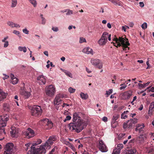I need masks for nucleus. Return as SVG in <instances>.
<instances>
[{
	"label": "nucleus",
	"mask_w": 154,
	"mask_h": 154,
	"mask_svg": "<svg viewBox=\"0 0 154 154\" xmlns=\"http://www.w3.org/2000/svg\"><path fill=\"white\" fill-rule=\"evenodd\" d=\"M73 122L69 124V128L71 130L77 133L81 132L87 125L86 122L82 120L78 113L75 112L73 114Z\"/></svg>",
	"instance_id": "f257e3e1"
},
{
	"label": "nucleus",
	"mask_w": 154,
	"mask_h": 154,
	"mask_svg": "<svg viewBox=\"0 0 154 154\" xmlns=\"http://www.w3.org/2000/svg\"><path fill=\"white\" fill-rule=\"evenodd\" d=\"M42 142V140L38 139L36 141L33 143L31 146V149L29 150L27 153L28 154H45L46 150L44 146H37Z\"/></svg>",
	"instance_id": "f03ea898"
},
{
	"label": "nucleus",
	"mask_w": 154,
	"mask_h": 154,
	"mask_svg": "<svg viewBox=\"0 0 154 154\" xmlns=\"http://www.w3.org/2000/svg\"><path fill=\"white\" fill-rule=\"evenodd\" d=\"M8 119L7 115L0 116V136H3L6 134L4 127L6 126L7 122Z\"/></svg>",
	"instance_id": "7ed1b4c3"
},
{
	"label": "nucleus",
	"mask_w": 154,
	"mask_h": 154,
	"mask_svg": "<svg viewBox=\"0 0 154 154\" xmlns=\"http://www.w3.org/2000/svg\"><path fill=\"white\" fill-rule=\"evenodd\" d=\"M42 111L41 106L38 105L34 106L31 109V115L34 117H39L41 115Z\"/></svg>",
	"instance_id": "20e7f679"
},
{
	"label": "nucleus",
	"mask_w": 154,
	"mask_h": 154,
	"mask_svg": "<svg viewBox=\"0 0 154 154\" xmlns=\"http://www.w3.org/2000/svg\"><path fill=\"white\" fill-rule=\"evenodd\" d=\"M137 119H130L123 123L122 127L124 129H131L133 126H134L135 125L137 122Z\"/></svg>",
	"instance_id": "39448f33"
},
{
	"label": "nucleus",
	"mask_w": 154,
	"mask_h": 154,
	"mask_svg": "<svg viewBox=\"0 0 154 154\" xmlns=\"http://www.w3.org/2000/svg\"><path fill=\"white\" fill-rule=\"evenodd\" d=\"M39 124L43 126L45 129H49L53 127V123L47 119H44L39 121Z\"/></svg>",
	"instance_id": "423d86ee"
},
{
	"label": "nucleus",
	"mask_w": 154,
	"mask_h": 154,
	"mask_svg": "<svg viewBox=\"0 0 154 154\" xmlns=\"http://www.w3.org/2000/svg\"><path fill=\"white\" fill-rule=\"evenodd\" d=\"M4 154H13L14 149V145L12 143H7L4 148Z\"/></svg>",
	"instance_id": "0eeeda50"
},
{
	"label": "nucleus",
	"mask_w": 154,
	"mask_h": 154,
	"mask_svg": "<svg viewBox=\"0 0 154 154\" xmlns=\"http://www.w3.org/2000/svg\"><path fill=\"white\" fill-rule=\"evenodd\" d=\"M35 136L34 131L30 128H28L26 131L23 133V137L26 139L30 138Z\"/></svg>",
	"instance_id": "6e6552de"
},
{
	"label": "nucleus",
	"mask_w": 154,
	"mask_h": 154,
	"mask_svg": "<svg viewBox=\"0 0 154 154\" xmlns=\"http://www.w3.org/2000/svg\"><path fill=\"white\" fill-rule=\"evenodd\" d=\"M55 88L53 85H51L46 87V94L50 97L53 96L55 91Z\"/></svg>",
	"instance_id": "1a4fd4ad"
},
{
	"label": "nucleus",
	"mask_w": 154,
	"mask_h": 154,
	"mask_svg": "<svg viewBox=\"0 0 154 154\" xmlns=\"http://www.w3.org/2000/svg\"><path fill=\"white\" fill-rule=\"evenodd\" d=\"M108 33L106 32H104L103 33L101 38L98 42V43L100 45H104L107 43V40L106 35H108Z\"/></svg>",
	"instance_id": "9d476101"
},
{
	"label": "nucleus",
	"mask_w": 154,
	"mask_h": 154,
	"mask_svg": "<svg viewBox=\"0 0 154 154\" xmlns=\"http://www.w3.org/2000/svg\"><path fill=\"white\" fill-rule=\"evenodd\" d=\"M91 63L92 65L96 66L99 69H101L102 67V63L99 59H92L91 60Z\"/></svg>",
	"instance_id": "9b49d317"
},
{
	"label": "nucleus",
	"mask_w": 154,
	"mask_h": 154,
	"mask_svg": "<svg viewBox=\"0 0 154 154\" xmlns=\"http://www.w3.org/2000/svg\"><path fill=\"white\" fill-rule=\"evenodd\" d=\"M97 146L99 149L102 152H106L107 150V147L102 140L99 141Z\"/></svg>",
	"instance_id": "f8f14e48"
},
{
	"label": "nucleus",
	"mask_w": 154,
	"mask_h": 154,
	"mask_svg": "<svg viewBox=\"0 0 154 154\" xmlns=\"http://www.w3.org/2000/svg\"><path fill=\"white\" fill-rule=\"evenodd\" d=\"M64 97L63 95L62 94H57L56 97L54 101V103L55 105H59L62 102L61 98Z\"/></svg>",
	"instance_id": "ddd939ff"
},
{
	"label": "nucleus",
	"mask_w": 154,
	"mask_h": 154,
	"mask_svg": "<svg viewBox=\"0 0 154 154\" xmlns=\"http://www.w3.org/2000/svg\"><path fill=\"white\" fill-rule=\"evenodd\" d=\"M132 92L131 90L125 91L122 94V98L124 100L129 99L132 95Z\"/></svg>",
	"instance_id": "4468645a"
},
{
	"label": "nucleus",
	"mask_w": 154,
	"mask_h": 154,
	"mask_svg": "<svg viewBox=\"0 0 154 154\" xmlns=\"http://www.w3.org/2000/svg\"><path fill=\"white\" fill-rule=\"evenodd\" d=\"M136 128L135 129V131H138L140 133H143L144 132L143 130L144 125L143 124H137L136 125Z\"/></svg>",
	"instance_id": "2eb2a0df"
},
{
	"label": "nucleus",
	"mask_w": 154,
	"mask_h": 154,
	"mask_svg": "<svg viewBox=\"0 0 154 154\" xmlns=\"http://www.w3.org/2000/svg\"><path fill=\"white\" fill-rule=\"evenodd\" d=\"M38 82L40 85H44L46 82V79L43 75L39 76L37 78Z\"/></svg>",
	"instance_id": "dca6fc26"
},
{
	"label": "nucleus",
	"mask_w": 154,
	"mask_h": 154,
	"mask_svg": "<svg viewBox=\"0 0 154 154\" xmlns=\"http://www.w3.org/2000/svg\"><path fill=\"white\" fill-rule=\"evenodd\" d=\"M125 38L126 39L125 40L123 38L121 41H120L119 42H118V43L117 46H122L126 45V42L128 41V40L126 38Z\"/></svg>",
	"instance_id": "f3484780"
},
{
	"label": "nucleus",
	"mask_w": 154,
	"mask_h": 154,
	"mask_svg": "<svg viewBox=\"0 0 154 154\" xmlns=\"http://www.w3.org/2000/svg\"><path fill=\"white\" fill-rule=\"evenodd\" d=\"M125 38L126 39L125 40L123 38L121 41H120L119 42H118V43L117 46H122L126 45V42L128 41V40L126 38Z\"/></svg>",
	"instance_id": "a211bd4d"
},
{
	"label": "nucleus",
	"mask_w": 154,
	"mask_h": 154,
	"mask_svg": "<svg viewBox=\"0 0 154 154\" xmlns=\"http://www.w3.org/2000/svg\"><path fill=\"white\" fill-rule=\"evenodd\" d=\"M57 140L56 136L55 135H52L49 137L48 140L50 142V143L52 145L54 141H55Z\"/></svg>",
	"instance_id": "6ab92c4d"
},
{
	"label": "nucleus",
	"mask_w": 154,
	"mask_h": 154,
	"mask_svg": "<svg viewBox=\"0 0 154 154\" xmlns=\"http://www.w3.org/2000/svg\"><path fill=\"white\" fill-rule=\"evenodd\" d=\"M146 137L143 135H140L137 138L138 141L140 143L144 142L145 140L146 139Z\"/></svg>",
	"instance_id": "aec40b11"
},
{
	"label": "nucleus",
	"mask_w": 154,
	"mask_h": 154,
	"mask_svg": "<svg viewBox=\"0 0 154 154\" xmlns=\"http://www.w3.org/2000/svg\"><path fill=\"white\" fill-rule=\"evenodd\" d=\"M7 24L10 27L12 28L15 27H20V25L16 23H14L13 22L11 21H8L7 23Z\"/></svg>",
	"instance_id": "412c9836"
},
{
	"label": "nucleus",
	"mask_w": 154,
	"mask_h": 154,
	"mask_svg": "<svg viewBox=\"0 0 154 154\" xmlns=\"http://www.w3.org/2000/svg\"><path fill=\"white\" fill-rule=\"evenodd\" d=\"M82 51L87 54H92V50L89 47L84 48Z\"/></svg>",
	"instance_id": "4be33fe9"
},
{
	"label": "nucleus",
	"mask_w": 154,
	"mask_h": 154,
	"mask_svg": "<svg viewBox=\"0 0 154 154\" xmlns=\"http://www.w3.org/2000/svg\"><path fill=\"white\" fill-rule=\"evenodd\" d=\"M18 133V130L15 128H11V131H10L11 134L13 136H15V135Z\"/></svg>",
	"instance_id": "5701e85b"
},
{
	"label": "nucleus",
	"mask_w": 154,
	"mask_h": 154,
	"mask_svg": "<svg viewBox=\"0 0 154 154\" xmlns=\"http://www.w3.org/2000/svg\"><path fill=\"white\" fill-rule=\"evenodd\" d=\"M7 94L3 91L0 92V101H1L6 98Z\"/></svg>",
	"instance_id": "b1692460"
},
{
	"label": "nucleus",
	"mask_w": 154,
	"mask_h": 154,
	"mask_svg": "<svg viewBox=\"0 0 154 154\" xmlns=\"http://www.w3.org/2000/svg\"><path fill=\"white\" fill-rule=\"evenodd\" d=\"M129 112L127 110L125 111L121 115V118L122 119H126L128 118L127 114Z\"/></svg>",
	"instance_id": "393cba45"
},
{
	"label": "nucleus",
	"mask_w": 154,
	"mask_h": 154,
	"mask_svg": "<svg viewBox=\"0 0 154 154\" xmlns=\"http://www.w3.org/2000/svg\"><path fill=\"white\" fill-rule=\"evenodd\" d=\"M81 97L83 100H86L88 97V95L87 94H85L84 93L81 92L80 94Z\"/></svg>",
	"instance_id": "a878e982"
},
{
	"label": "nucleus",
	"mask_w": 154,
	"mask_h": 154,
	"mask_svg": "<svg viewBox=\"0 0 154 154\" xmlns=\"http://www.w3.org/2000/svg\"><path fill=\"white\" fill-rule=\"evenodd\" d=\"M52 144L50 143V142L48 140L45 143L44 145H42V146H44V148H46V149H49L50 148V146Z\"/></svg>",
	"instance_id": "bb28decb"
},
{
	"label": "nucleus",
	"mask_w": 154,
	"mask_h": 154,
	"mask_svg": "<svg viewBox=\"0 0 154 154\" xmlns=\"http://www.w3.org/2000/svg\"><path fill=\"white\" fill-rule=\"evenodd\" d=\"M130 45V43H129L128 41L126 42V45L124 46H122V48L124 51H126L127 50H129V48L128 47V46Z\"/></svg>",
	"instance_id": "cd10ccee"
},
{
	"label": "nucleus",
	"mask_w": 154,
	"mask_h": 154,
	"mask_svg": "<svg viewBox=\"0 0 154 154\" xmlns=\"http://www.w3.org/2000/svg\"><path fill=\"white\" fill-rule=\"evenodd\" d=\"M3 106L5 110L8 111L10 110V106L7 103L4 104Z\"/></svg>",
	"instance_id": "c85d7f7f"
},
{
	"label": "nucleus",
	"mask_w": 154,
	"mask_h": 154,
	"mask_svg": "<svg viewBox=\"0 0 154 154\" xmlns=\"http://www.w3.org/2000/svg\"><path fill=\"white\" fill-rule=\"evenodd\" d=\"M136 149H131L126 152L125 154H136Z\"/></svg>",
	"instance_id": "c756f323"
},
{
	"label": "nucleus",
	"mask_w": 154,
	"mask_h": 154,
	"mask_svg": "<svg viewBox=\"0 0 154 154\" xmlns=\"http://www.w3.org/2000/svg\"><path fill=\"white\" fill-rule=\"evenodd\" d=\"M28 1L33 5L34 7H36L37 2L35 0H28Z\"/></svg>",
	"instance_id": "7c9ffc66"
},
{
	"label": "nucleus",
	"mask_w": 154,
	"mask_h": 154,
	"mask_svg": "<svg viewBox=\"0 0 154 154\" xmlns=\"http://www.w3.org/2000/svg\"><path fill=\"white\" fill-rule=\"evenodd\" d=\"M150 82H147V83H144L143 84H142L140 83H139L138 84V85L141 88H144L146 86L148 85L149 84Z\"/></svg>",
	"instance_id": "2f4dec72"
},
{
	"label": "nucleus",
	"mask_w": 154,
	"mask_h": 154,
	"mask_svg": "<svg viewBox=\"0 0 154 154\" xmlns=\"http://www.w3.org/2000/svg\"><path fill=\"white\" fill-rule=\"evenodd\" d=\"M17 4V0H12L11 7L12 8L15 7Z\"/></svg>",
	"instance_id": "473e14b6"
},
{
	"label": "nucleus",
	"mask_w": 154,
	"mask_h": 154,
	"mask_svg": "<svg viewBox=\"0 0 154 154\" xmlns=\"http://www.w3.org/2000/svg\"><path fill=\"white\" fill-rule=\"evenodd\" d=\"M31 145V144L29 143L26 144L25 145V146L24 147L25 150L26 151H27L28 149H31V146H30V145Z\"/></svg>",
	"instance_id": "72a5a7b5"
},
{
	"label": "nucleus",
	"mask_w": 154,
	"mask_h": 154,
	"mask_svg": "<svg viewBox=\"0 0 154 154\" xmlns=\"http://www.w3.org/2000/svg\"><path fill=\"white\" fill-rule=\"evenodd\" d=\"M11 82L14 85L16 84L18 82V80L16 78H14L12 79H11Z\"/></svg>",
	"instance_id": "f704fd0d"
},
{
	"label": "nucleus",
	"mask_w": 154,
	"mask_h": 154,
	"mask_svg": "<svg viewBox=\"0 0 154 154\" xmlns=\"http://www.w3.org/2000/svg\"><path fill=\"white\" fill-rule=\"evenodd\" d=\"M18 50L20 51H23L25 53L27 49L26 47H22L20 46L18 47Z\"/></svg>",
	"instance_id": "c9c22d12"
},
{
	"label": "nucleus",
	"mask_w": 154,
	"mask_h": 154,
	"mask_svg": "<svg viewBox=\"0 0 154 154\" xmlns=\"http://www.w3.org/2000/svg\"><path fill=\"white\" fill-rule=\"evenodd\" d=\"M67 11H68V12L66 14V15H70L73 14L72 11V10H70L69 9L66 10L65 11H63L62 12H66Z\"/></svg>",
	"instance_id": "e433bc0d"
},
{
	"label": "nucleus",
	"mask_w": 154,
	"mask_h": 154,
	"mask_svg": "<svg viewBox=\"0 0 154 154\" xmlns=\"http://www.w3.org/2000/svg\"><path fill=\"white\" fill-rule=\"evenodd\" d=\"M120 117V115L118 114H114L112 118V119L116 121Z\"/></svg>",
	"instance_id": "4c0bfd02"
},
{
	"label": "nucleus",
	"mask_w": 154,
	"mask_h": 154,
	"mask_svg": "<svg viewBox=\"0 0 154 154\" xmlns=\"http://www.w3.org/2000/svg\"><path fill=\"white\" fill-rule=\"evenodd\" d=\"M111 2L114 4L115 5H120V2L118 0H110Z\"/></svg>",
	"instance_id": "58836bf2"
},
{
	"label": "nucleus",
	"mask_w": 154,
	"mask_h": 154,
	"mask_svg": "<svg viewBox=\"0 0 154 154\" xmlns=\"http://www.w3.org/2000/svg\"><path fill=\"white\" fill-rule=\"evenodd\" d=\"M123 145L122 144H118L116 148H117L118 150H119L120 151L123 148Z\"/></svg>",
	"instance_id": "ea45409f"
},
{
	"label": "nucleus",
	"mask_w": 154,
	"mask_h": 154,
	"mask_svg": "<svg viewBox=\"0 0 154 154\" xmlns=\"http://www.w3.org/2000/svg\"><path fill=\"white\" fill-rule=\"evenodd\" d=\"M63 72L65 73V74L66 75L70 77L71 78H72V75L69 72L66 71V70H64Z\"/></svg>",
	"instance_id": "a19ab883"
},
{
	"label": "nucleus",
	"mask_w": 154,
	"mask_h": 154,
	"mask_svg": "<svg viewBox=\"0 0 154 154\" xmlns=\"http://www.w3.org/2000/svg\"><path fill=\"white\" fill-rule=\"evenodd\" d=\"M120 151L119 150H118L117 148L114 149L112 154H119L120 153Z\"/></svg>",
	"instance_id": "79ce46f5"
},
{
	"label": "nucleus",
	"mask_w": 154,
	"mask_h": 154,
	"mask_svg": "<svg viewBox=\"0 0 154 154\" xmlns=\"http://www.w3.org/2000/svg\"><path fill=\"white\" fill-rule=\"evenodd\" d=\"M84 42H86V40L85 39L82 37H80L79 41V42L82 43Z\"/></svg>",
	"instance_id": "37998d69"
},
{
	"label": "nucleus",
	"mask_w": 154,
	"mask_h": 154,
	"mask_svg": "<svg viewBox=\"0 0 154 154\" xmlns=\"http://www.w3.org/2000/svg\"><path fill=\"white\" fill-rule=\"evenodd\" d=\"M142 28L143 29H145L147 28V23L145 22L143 23L141 25Z\"/></svg>",
	"instance_id": "c03bdc74"
},
{
	"label": "nucleus",
	"mask_w": 154,
	"mask_h": 154,
	"mask_svg": "<svg viewBox=\"0 0 154 154\" xmlns=\"http://www.w3.org/2000/svg\"><path fill=\"white\" fill-rule=\"evenodd\" d=\"M75 89L72 88L71 87H70L68 89V91L70 93H73L75 91Z\"/></svg>",
	"instance_id": "a18cd8bd"
},
{
	"label": "nucleus",
	"mask_w": 154,
	"mask_h": 154,
	"mask_svg": "<svg viewBox=\"0 0 154 154\" xmlns=\"http://www.w3.org/2000/svg\"><path fill=\"white\" fill-rule=\"evenodd\" d=\"M148 153L149 154H154V148L150 149Z\"/></svg>",
	"instance_id": "49530a36"
},
{
	"label": "nucleus",
	"mask_w": 154,
	"mask_h": 154,
	"mask_svg": "<svg viewBox=\"0 0 154 154\" xmlns=\"http://www.w3.org/2000/svg\"><path fill=\"white\" fill-rule=\"evenodd\" d=\"M112 127L113 128H116L118 125V122L114 123H111Z\"/></svg>",
	"instance_id": "de8ad7c7"
},
{
	"label": "nucleus",
	"mask_w": 154,
	"mask_h": 154,
	"mask_svg": "<svg viewBox=\"0 0 154 154\" xmlns=\"http://www.w3.org/2000/svg\"><path fill=\"white\" fill-rule=\"evenodd\" d=\"M112 89H109L108 91H106V94L109 95L112 93Z\"/></svg>",
	"instance_id": "09e8293b"
},
{
	"label": "nucleus",
	"mask_w": 154,
	"mask_h": 154,
	"mask_svg": "<svg viewBox=\"0 0 154 154\" xmlns=\"http://www.w3.org/2000/svg\"><path fill=\"white\" fill-rule=\"evenodd\" d=\"M23 33L28 34H29V31L26 28L23 29Z\"/></svg>",
	"instance_id": "8fccbe9b"
},
{
	"label": "nucleus",
	"mask_w": 154,
	"mask_h": 154,
	"mask_svg": "<svg viewBox=\"0 0 154 154\" xmlns=\"http://www.w3.org/2000/svg\"><path fill=\"white\" fill-rule=\"evenodd\" d=\"M8 42L7 41L5 42V43L4 45V47L5 48H7L8 46Z\"/></svg>",
	"instance_id": "3c124183"
},
{
	"label": "nucleus",
	"mask_w": 154,
	"mask_h": 154,
	"mask_svg": "<svg viewBox=\"0 0 154 154\" xmlns=\"http://www.w3.org/2000/svg\"><path fill=\"white\" fill-rule=\"evenodd\" d=\"M52 29L54 31L57 32L59 29L57 27H52Z\"/></svg>",
	"instance_id": "603ef678"
},
{
	"label": "nucleus",
	"mask_w": 154,
	"mask_h": 154,
	"mask_svg": "<svg viewBox=\"0 0 154 154\" xmlns=\"http://www.w3.org/2000/svg\"><path fill=\"white\" fill-rule=\"evenodd\" d=\"M114 36L115 37L113 38V40L114 41H115L117 43V44L118 43V38L117 37H116V35H114Z\"/></svg>",
	"instance_id": "864d4df0"
},
{
	"label": "nucleus",
	"mask_w": 154,
	"mask_h": 154,
	"mask_svg": "<svg viewBox=\"0 0 154 154\" xmlns=\"http://www.w3.org/2000/svg\"><path fill=\"white\" fill-rule=\"evenodd\" d=\"M13 33L16 35H18L20 34V32L19 31L16 30H14L13 31Z\"/></svg>",
	"instance_id": "5fc2aeb1"
},
{
	"label": "nucleus",
	"mask_w": 154,
	"mask_h": 154,
	"mask_svg": "<svg viewBox=\"0 0 154 154\" xmlns=\"http://www.w3.org/2000/svg\"><path fill=\"white\" fill-rule=\"evenodd\" d=\"M46 19H45V18H42V24L44 25L45 24V23H46Z\"/></svg>",
	"instance_id": "6e6d98bb"
},
{
	"label": "nucleus",
	"mask_w": 154,
	"mask_h": 154,
	"mask_svg": "<svg viewBox=\"0 0 154 154\" xmlns=\"http://www.w3.org/2000/svg\"><path fill=\"white\" fill-rule=\"evenodd\" d=\"M70 147L72 149V150L74 152H75L76 151V149L73 146L71 145V146H70Z\"/></svg>",
	"instance_id": "4d7b16f0"
},
{
	"label": "nucleus",
	"mask_w": 154,
	"mask_h": 154,
	"mask_svg": "<svg viewBox=\"0 0 154 154\" xmlns=\"http://www.w3.org/2000/svg\"><path fill=\"white\" fill-rule=\"evenodd\" d=\"M55 150V148H54L52 149L51 151L49 152V154H55L54 153Z\"/></svg>",
	"instance_id": "13d9d810"
},
{
	"label": "nucleus",
	"mask_w": 154,
	"mask_h": 154,
	"mask_svg": "<svg viewBox=\"0 0 154 154\" xmlns=\"http://www.w3.org/2000/svg\"><path fill=\"white\" fill-rule=\"evenodd\" d=\"M8 38V36H6L2 40V41L3 42H5L6 41H6L7 39Z\"/></svg>",
	"instance_id": "bf43d9fd"
},
{
	"label": "nucleus",
	"mask_w": 154,
	"mask_h": 154,
	"mask_svg": "<svg viewBox=\"0 0 154 154\" xmlns=\"http://www.w3.org/2000/svg\"><path fill=\"white\" fill-rule=\"evenodd\" d=\"M140 6L141 8H142L144 6V4L142 2H140L139 3Z\"/></svg>",
	"instance_id": "052dcab7"
},
{
	"label": "nucleus",
	"mask_w": 154,
	"mask_h": 154,
	"mask_svg": "<svg viewBox=\"0 0 154 154\" xmlns=\"http://www.w3.org/2000/svg\"><path fill=\"white\" fill-rule=\"evenodd\" d=\"M102 120L104 122H106L107 121V118L106 117H104L102 119Z\"/></svg>",
	"instance_id": "680f3d73"
},
{
	"label": "nucleus",
	"mask_w": 154,
	"mask_h": 154,
	"mask_svg": "<svg viewBox=\"0 0 154 154\" xmlns=\"http://www.w3.org/2000/svg\"><path fill=\"white\" fill-rule=\"evenodd\" d=\"M125 27H126L128 28H129V27L127 26H122V29L125 32L126 31V28Z\"/></svg>",
	"instance_id": "e2e57ef3"
},
{
	"label": "nucleus",
	"mask_w": 154,
	"mask_h": 154,
	"mask_svg": "<svg viewBox=\"0 0 154 154\" xmlns=\"http://www.w3.org/2000/svg\"><path fill=\"white\" fill-rule=\"evenodd\" d=\"M106 36L107 37V36H108V40L109 41H110L111 40V34H109V33H108V35H106Z\"/></svg>",
	"instance_id": "0e129e2a"
},
{
	"label": "nucleus",
	"mask_w": 154,
	"mask_h": 154,
	"mask_svg": "<svg viewBox=\"0 0 154 154\" xmlns=\"http://www.w3.org/2000/svg\"><path fill=\"white\" fill-rule=\"evenodd\" d=\"M71 117L69 116H67L66 117V120H70L71 119Z\"/></svg>",
	"instance_id": "69168bd1"
},
{
	"label": "nucleus",
	"mask_w": 154,
	"mask_h": 154,
	"mask_svg": "<svg viewBox=\"0 0 154 154\" xmlns=\"http://www.w3.org/2000/svg\"><path fill=\"white\" fill-rule=\"evenodd\" d=\"M127 86L126 85L121 86L120 88V89L121 90H122V89L125 88Z\"/></svg>",
	"instance_id": "338daca9"
},
{
	"label": "nucleus",
	"mask_w": 154,
	"mask_h": 154,
	"mask_svg": "<svg viewBox=\"0 0 154 154\" xmlns=\"http://www.w3.org/2000/svg\"><path fill=\"white\" fill-rule=\"evenodd\" d=\"M149 91L152 92H154V87H152L150 89Z\"/></svg>",
	"instance_id": "774afa93"
}]
</instances>
